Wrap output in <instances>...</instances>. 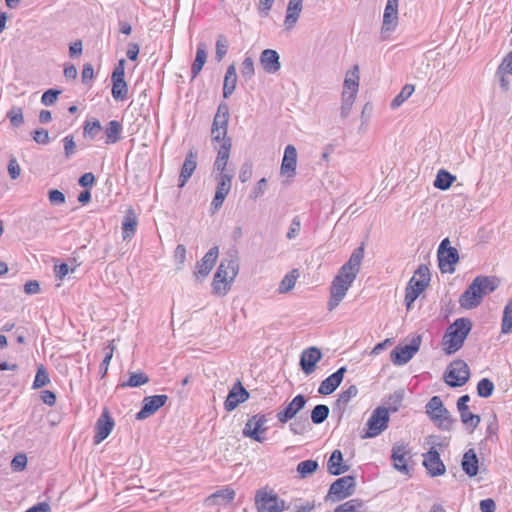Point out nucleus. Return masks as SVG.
<instances>
[{"mask_svg": "<svg viewBox=\"0 0 512 512\" xmlns=\"http://www.w3.org/2000/svg\"><path fill=\"white\" fill-rule=\"evenodd\" d=\"M233 175L228 173H219L214 198L211 202L212 212H216L221 208L225 198L229 194L232 186Z\"/></svg>", "mask_w": 512, "mask_h": 512, "instance_id": "4468645a", "label": "nucleus"}, {"mask_svg": "<svg viewBox=\"0 0 512 512\" xmlns=\"http://www.w3.org/2000/svg\"><path fill=\"white\" fill-rule=\"evenodd\" d=\"M455 180L456 177L454 175L442 169L436 175V179L434 180V186L440 190H447L451 187Z\"/></svg>", "mask_w": 512, "mask_h": 512, "instance_id": "a19ab883", "label": "nucleus"}, {"mask_svg": "<svg viewBox=\"0 0 512 512\" xmlns=\"http://www.w3.org/2000/svg\"><path fill=\"white\" fill-rule=\"evenodd\" d=\"M364 502L361 499H351L339 506H337L334 512H357L362 509Z\"/></svg>", "mask_w": 512, "mask_h": 512, "instance_id": "603ef678", "label": "nucleus"}, {"mask_svg": "<svg viewBox=\"0 0 512 512\" xmlns=\"http://www.w3.org/2000/svg\"><path fill=\"white\" fill-rule=\"evenodd\" d=\"M235 498V491L226 487L220 489L207 498L209 504L223 505L231 502Z\"/></svg>", "mask_w": 512, "mask_h": 512, "instance_id": "c9c22d12", "label": "nucleus"}, {"mask_svg": "<svg viewBox=\"0 0 512 512\" xmlns=\"http://www.w3.org/2000/svg\"><path fill=\"white\" fill-rule=\"evenodd\" d=\"M448 238L442 240L438 247L439 268L442 272H454L453 265L459 261V254L456 248L450 247Z\"/></svg>", "mask_w": 512, "mask_h": 512, "instance_id": "9d476101", "label": "nucleus"}, {"mask_svg": "<svg viewBox=\"0 0 512 512\" xmlns=\"http://www.w3.org/2000/svg\"><path fill=\"white\" fill-rule=\"evenodd\" d=\"M322 359V352L317 347L304 349L300 355L299 365L301 370L310 375L316 370L317 363Z\"/></svg>", "mask_w": 512, "mask_h": 512, "instance_id": "dca6fc26", "label": "nucleus"}, {"mask_svg": "<svg viewBox=\"0 0 512 512\" xmlns=\"http://www.w3.org/2000/svg\"><path fill=\"white\" fill-rule=\"evenodd\" d=\"M423 458V465L432 477L440 476L445 473V465L434 447L423 454Z\"/></svg>", "mask_w": 512, "mask_h": 512, "instance_id": "a211bd4d", "label": "nucleus"}, {"mask_svg": "<svg viewBox=\"0 0 512 512\" xmlns=\"http://www.w3.org/2000/svg\"><path fill=\"white\" fill-rule=\"evenodd\" d=\"M426 413L431 420L437 423L438 427L442 430L449 431L452 428L455 420L450 415L449 411L444 407L443 402L439 396H433L426 404Z\"/></svg>", "mask_w": 512, "mask_h": 512, "instance_id": "20e7f679", "label": "nucleus"}, {"mask_svg": "<svg viewBox=\"0 0 512 512\" xmlns=\"http://www.w3.org/2000/svg\"><path fill=\"white\" fill-rule=\"evenodd\" d=\"M443 378L445 383L450 387H461L465 385L470 378L469 366L464 360H454L447 367Z\"/></svg>", "mask_w": 512, "mask_h": 512, "instance_id": "423d86ee", "label": "nucleus"}, {"mask_svg": "<svg viewBox=\"0 0 512 512\" xmlns=\"http://www.w3.org/2000/svg\"><path fill=\"white\" fill-rule=\"evenodd\" d=\"M364 258V244H361L350 255L349 260L340 268V272L356 279L360 271L361 263Z\"/></svg>", "mask_w": 512, "mask_h": 512, "instance_id": "412c9836", "label": "nucleus"}, {"mask_svg": "<svg viewBox=\"0 0 512 512\" xmlns=\"http://www.w3.org/2000/svg\"><path fill=\"white\" fill-rule=\"evenodd\" d=\"M421 336L417 335L412 338L410 344L405 346H397L391 351V361L395 365H404L408 363L413 356L419 351L421 345Z\"/></svg>", "mask_w": 512, "mask_h": 512, "instance_id": "9b49d317", "label": "nucleus"}, {"mask_svg": "<svg viewBox=\"0 0 512 512\" xmlns=\"http://www.w3.org/2000/svg\"><path fill=\"white\" fill-rule=\"evenodd\" d=\"M330 409L325 404L316 405L311 411V421L313 424H322L329 416Z\"/></svg>", "mask_w": 512, "mask_h": 512, "instance_id": "c03bdc74", "label": "nucleus"}, {"mask_svg": "<svg viewBox=\"0 0 512 512\" xmlns=\"http://www.w3.org/2000/svg\"><path fill=\"white\" fill-rule=\"evenodd\" d=\"M474 281L482 297L493 292L499 286V279L496 277L477 276Z\"/></svg>", "mask_w": 512, "mask_h": 512, "instance_id": "f704fd0d", "label": "nucleus"}, {"mask_svg": "<svg viewBox=\"0 0 512 512\" xmlns=\"http://www.w3.org/2000/svg\"><path fill=\"white\" fill-rule=\"evenodd\" d=\"M307 400L305 396L299 394L285 407L284 410L277 413L276 417L280 423H287L296 418L297 413L302 410Z\"/></svg>", "mask_w": 512, "mask_h": 512, "instance_id": "6ab92c4d", "label": "nucleus"}, {"mask_svg": "<svg viewBox=\"0 0 512 512\" xmlns=\"http://www.w3.org/2000/svg\"><path fill=\"white\" fill-rule=\"evenodd\" d=\"M426 289L422 283L416 280V278H411L408 282V285L405 289V303L407 309H411L415 300L419 297V295Z\"/></svg>", "mask_w": 512, "mask_h": 512, "instance_id": "7c9ffc66", "label": "nucleus"}, {"mask_svg": "<svg viewBox=\"0 0 512 512\" xmlns=\"http://www.w3.org/2000/svg\"><path fill=\"white\" fill-rule=\"evenodd\" d=\"M494 384L488 378L481 379L477 384V394L482 398H488L493 394Z\"/></svg>", "mask_w": 512, "mask_h": 512, "instance_id": "864d4df0", "label": "nucleus"}, {"mask_svg": "<svg viewBox=\"0 0 512 512\" xmlns=\"http://www.w3.org/2000/svg\"><path fill=\"white\" fill-rule=\"evenodd\" d=\"M33 140L38 143V144H42V145H45V144H48L49 143V133L46 129L44 128H41V129H37L33 132Z\"/></svg>", "mask_w": 512, "mask_h": 512, "instance_id": "774afa93", "label": "nucleus"}, {"mask_svg": "<svg viewBox=\"0 0 512 512\" xmlns=\"http://www.w3.org/2000/svg\"><path fill=\"white\" fill-rule=\"evenodd\" d=\"M228 40L224 35H219L216 41V53L215 57L217 61H221L228 51Z\"/></svg>", "mask_w": 512, "mask_h": 512, "instance_id": "13d9d810", "label": "nucleus"}, {"mask_svg": "<svg viewBox=\"0 0 512 512\" xmlns=\"http://www.w3.org/2000/svg\"><path fill=\"white\" fill-rule=\"evenodd\" d=\"M112 97L116 101H124L128 96V85L124 78H111Z\"/></svg>", "mask_w": 512, "mask_h": 512, "instance_id": "58836bf2", "label": "nucleus"}, {"mask_svg": "<svg viewBox=\"0 0 512 512\" xmlns=\"http://www.w3.org/2000/svg\"><path fill=\"white\" fill-rule=\"evenodd\" d=\"M393 467L404 475H410L408 461L411 459V451L408 444L396 442L391 451Z\"/></svg>", "mask_w": 512, "mask_h": 512, "instance_id": "f8f14e48", "label": "nucleus"}, {"mask_svg": "<svg viewBox=\"0 0 512 512\" xmlns=\"http://www.w3.org/2000/svg\"><path fill=\"white\" fill-rule=\"evenodd\" d=\"M260 64L269 74L277 73L281 69L279 53L273 49H265L260 54Z\"/></svg>", "mask_w": 512, "mask_h": 512, "instance_id": "bb28decb", "label": "nucleus"}, {"mask_svg": "<svg viewBox=\"0 0 512 512\" xmlns=\"http://www.w3.org/2000/svg\"><path fill=\"white\" fill-rule=\"evenodd\" d=\"M354 280L353 277L340 271L338 272L330 287V299L327 304L329 311L334 310L340 304Z\"/></svg>", "mask_w": 512, "mask_h": 512, "instance_id": "39448f33", "label": "nucleus"}, {"mask_svg": "<svg viewBox=\"0 0 512 512\" xmlns=\"http://www.w3.org/2000/svg\"><path fill=\"white\" fill-rule=\"evenodd\" d=\"M122 124L117 120H111L105 128V143L115 144L121 140Z\"/></svg>", "mask_w": 512, "mask_h": 512, "instance_id": "e433bc0d", "label": "nucleus"}, {"mask_svg": "<svg viewBox=\"0 0 512 512\" xmlns=\"http://www.w3.org/2000/svg\"><path fill=\"white\" fill-rule=\"evenodd\" d=\"M346 371V367L343 366L325 378L318 388V393L321 395H329L333 393L342 383Z\"/></svg>", "mask_w": 512, "mask_h": 512, "instance_id": "a878e982", "label": "nucleus"}, {"mask_svg": "<svg viewBox=\"0 0 512 512\" xmlns=\"http://www.w3.org/2000/svg\"><path fill=\"white\" fill-rule=\"evenodd\" d=\"M102 130L101 123L98 119L87 120L84 123L83 134L84 137L94 139Z\"/></svg>", "mask_w": 512, "mask_h": 512, "instance_id": "de8ad7c7", "label": "nucleus"}, {"mask_svg": "<svg viewBox=\"0 0 512 512\" xmlns=\"http://www.w3.org/2000/svg\"><path fill=\"white\" fill-rule=\"evenodd\" d=\"M49 382H50L49 375H48L45 367L43 365H41L37 369L35 379L33 382V388L34 389L42 388V387L46 386Z\"/></svg>", "mask_w": 512, "mask_h": 512, "instance_id": "6e6d98bb", "label": "nucleus"}, {"mask_svg": "<svg viewBox=\"0 0 512 512\" xmlns=\"http://www.w3.org/2000/svg\"><path fill=\"white\" fill-rule=\"evenodd\" d=\"M318 462L315 460H305L297 465V472L301 478H307L315 473L318 469Z\"/></svg>", "mask_w": 512, "mask_h": 512, "instance_id": "a18cd8bd", "label": "nucleus"}, {"mask_svg": "<svg viewBox=\"0 0 512 512\" xmlns=\"http://www.w3.org/2000/svg\"><path fill=\"white\" fill-rule=\"evenodd\" d=\"M349 470L348 465L343 464V454L340 450L336 449L330 455L327 462V471L331 475H340Z\"/></svg>", "mask_w": 512, "mask_h": 512, "instance_id": "c756f323", "label": "nucleus"}, {"mask_svg": "<svg viewBox=\"0 0 512 512\" xmlns=\"http://www.w3.org/2000/svg\"><path fill=\"white\" fill-rule=\"evenodd\" d=\"M472 329V322L469 318L456 319L446 330L442 339V349L447 355L460 350Z\"/></svg>", "mask_w": 512, "mask_h": 512, "instance_id": "f03ea898", "label": "nucleus"}, {"mask_svg": "<svg viewBox=\"0 0 512 512\" xmlns=\"http://www.w3.org/2000/svg\"><path fill=\"white\" fill-rule=\"evenodd\" d=\"M267 421L266 416L263 414H256L252 416L245 424L243 435L262 443L265 440V437L261 436V433L267 431Z\"/></svg>", "mask_w": 512, "mask_h": 512, "instance_id": "ddd939ff", "label": "nucleus"}, {"mask_svg": "<svg viewBox=\"0 0 512 512\" xmlns=\"http://www.w3.org/2000/svg\"><path fill=\"white\" fill-rule=\"evenodd\" d=\"M398 1L399 0H387L383 15L382 32H391L397 27Z\"/></svg>", "mask_w": 512, "mask_h": 512, "instance_id": "5701e85b", "label": "nucleus"}, {"mask_svg": "<svg viewBox=\"0 0 512 512\" xmlns=\"http://www.w3.org/2000/svg\"><path fill=\"white\" fill-rule=\"evenodd\" d=\"M501 332L503 334L512 333V299H510L504 307Z\"/></svg>", "mask_w": 512, "mask_h": 512, "instance_id": "37998d69", "label": "nucleus"}, {"mask_svg": "<svg viewBox=\"0 0 512 512\" xmlns=\"http://www.w3.org/2000/svg\"><path fill=\"white\" fill-rule=\"evenodd\" d=\"M137 225V216L134 210L129 208L122 221V235L124 240L130 239L134 236Z\"/></svg>", "mask_w": 512, "mask_h": 512, "instance_id": "473e14b6", "label": "nucleus"}, {"mask_svg": "<svg viewBox=\"0 0 512 512\" xmlns=\"http://www.w3.org/2000/svg\"><path fill=\"white\" fill-rule=\"evenodd\" d=\"M149 381V377L142 373H131L128 381L126 383H123L122 386H128V387H139L143 384H146Z\"/></svg>", "mask_w": 512, "mask_h": 512, "instance_id": "4d7b16f0", "label": "nucleus"}, {"mask_svg": "<svg viewBox=\"0 0 512 512\" xmlns=\"http://www.w3.org/2000/svg\"><path fill=\"white\" fill-rule=\"evenodd\" d=\"M461 466L463 471L470 477L478 474L479 460L474 449H469L464 453Z\"/></svg>", "mask_w": 512, "mask_h": 512, "instance_id": "c85d7f7f", "label": "nucleus"}, {"mask_svg": "<svg viewBox=\"0 0 512 512\" xmlns=\"http://www.w3.org/2000/svg\"><path fill=\"white\" fill-rule=\"evenodd\" d=\"M197 167V152L190 150L186 155L179 175V187L185 186Z\"/></svg>", "mask_w": 512, "mask_h": 512, "instance_id": "cd10ccee", "label": "nucleus"}, {"mask_svg": "<svg viewBox=\"0 0 512 512\" xmlns=\"http://www.w3.org/2000/svg\"><path fill=\"white\" fill-rule=\"evenodd\" d=\"M207 46L205 43H199L197 46L196 57L191 67L192 78H195L202 70L207 60Z\"/></svg>", "mask_w": 512, "mask_h": 512, "instance_id": "4c0bfd02", "label": "nucleus"}, {"mask_svg": "<svg viewBox=\"0 0 512 512\" xmlns=\"http://www.w3.org/2000/svg\"><path fill=\"white\" fill-rule=\"evenodd\" d=\"M248 398V391L242 386L241 382L238 381L229 391L228 396L224 402V407L226 411L231 412L236 409L239 404L245 402Z\"/></svg>", "mask_w": 512, "mask_h": 512, "instance_id": "aec40b11", "label": "nucleus"}, {"mask_svg": "<svg viewBox=\"0 0 512 512\" xmlns=\"http://www.w3.org/2000/svg\"><path fill=\"white\" fill-rule=\"evenodd\" d=\"M240 72H241L242 77H244L246 80H249L253 77V75L255 73V68H254L253 59L251 57H246L243 60V62L241 64Z\"/></svg>", "mask_w": 512, "mask_h": 512, "instance_id": "680f3d73", "label": "nucleus"}, {"mask_svg": "<svg viewBox=\"0 0 512 512\" xmlns=\"http://www.w3.org/2000/svg\"><path fill=\"white\" fill-rule=\"evenodd\" d=\"M458 411L460 414V419L464 425L470 427L472 431L478 427L481 421L479 415L471 413L469 411V407L466 409H460Z\"/></svg>", "mask_w": 512, "mask_h": 512, "instance_id": "79ce46f5", "label": "nucleus"}, {"mask_svg": "<svg viewBox=\"0 0 512 512\" xmlns=\"http://www.w3.org/2000/svg\"><path fill=\"white\" fill-rule=\"evenodd\" d=\"M497 73L510 74L512 76V51L504 57L497 69Z\"/></svg>", "mask_w": 512, "mask_h": 512, "instance_id": "338daca9", "label": "nucleus"}, {"mask_svg": "<svg viewBox=\"0 0 512 512\" xmlns=\"http://www.w3.org/2000/svg\"><path fill=\"white\" fill-rule=\"evenodd\" d=\"M237 84V73L235 64L228 66L223 83V97L229 98L235 91Z\"/></svg>", "mask_w": 512, "mask_h": 512, "instance_id": "72a5a7b5", "label": "nucleus"}, {"mask_svg": "<svg viewBox=\"0 0 512 512\" xmlns=\"http://www.w3.org/2000/svg\"><path fill=\"white\" fill-rule=\"evenodd\" d=\"M297 167V150L295 146L289 144L285 147L284 155L281 163V174L291 178L296 175Z\"/></svg>", "mask_w": 512, "mask_h": 512, "instance_id": "4be33fe9", "label": "nucleus"}, {"mask_svg": "<svg viewBox=\"0 0 512 512\" xmlns=\"http://www.w3.org/2000/svg\"><path fill=\"white\" fill-rule=\"evenodd\" d=\"M255 505L258 512H283L285 509L284 500L280 499L277 494L264 490L256 492Z\"/></svg>", "mask_w": 512, "mask_h": 512, "instance_id": "6e6552de", "label": "nucleus"}, {"mask_svg": "<svg viewBox=\"0 0 512 512\" xmlns=\"http://www.w3.org/2000/svg\"><path fill=\"white\" fill-rule=\"evenodd\" d=\"M219 250L217 246L209 249V251L203 256L201 261L197 262L194 276L199 279H203L209 275L212 268L214 267L218 258Z\"/></svg>", "mask_w": 512, "mask_h": 512, "instance_id": "f3484780", "label": "nucleus"}, {"mask_svg": "<svg viewBox=\"0 0 512 512\" xmlns=\"http://www.w3.org/2000/svg\"><path fill=\"white\" fill-rule=\"evenodd\" d=\"M168 400V396L161 395H153L146 396L143 399V406L141 410L136 414L137 420H144L154 413H156L161 407L165 405Z\"/></svg>", "mask_w": 512, "mask_h": 512, "instance_id": "2eb2a0df", "label": "nucleus"}, {"mask_svg": "<svg viewBox=\"0 0 512 512\" xmlns=\"http://www.w3.org/2000/svg\"><path fill=\"white\" fill-rule=\"evenodd\" d=\"M302 1L303 0H289L284 21L286 29H292L297 23L302 11Z\"/></svg>", "mask_w": 512, "mask_h": 512, "instance_id": "2f4dec72", "label": "nucleus"}, {"mask_svg": "<svg viewBox=\"0 0 512 512\" xmlns=\"http://www.w3.org/2000/svg\"><path fill=\"white\" fill-rule=\"evenodd\" d=\"M355 99H356V96L353 95V92L343 91L341 111H340V115L343 119H345L349 116Z\"/></svg>", "mask_w": 512, "mask_h": 512, "instance_id": "8fccbe9b", "label": "nucleus"}, {"mask_svg": "<svg viewBox=\"0 0 512 512\" xmlns=\"http://www.w3.org/2000/svg\"><path fill=\"white\" fill-rule=\"evenodd\" d=\"M482 299L483 297L480 294V290L473 280L460 296L459 303L462 308L473 309L480 305Z\"/></svg>", "mask_w": 512, "mask_h": 512, "instance_id": "393cba45", "label": "nucleus"}, {"mask_svg": "<svg viewBox=\"0 0 512 512\" xmlns=\"http://www.w3.org/2000/svg\"><path fill=\"white\" fill-rule=\"evenodd\" d=\"M7 117L14 127H19L24 123L23 111L20 107H12L7 113Z\"/></svg>", "mask_w": 512, "mask_h": 512, "instance_id": "052dcab7", "label": "nucleus"}, {"mask_svg": "<svg viewBox=\"0 0 512 512\" xmlns=\"http://www.w3.org/2000/svg\"><path fill=\"white\" fill-rule=\"evenodd\" d=\"M358 394V388L356 385H351L344 391H342L338 399L336 400V407L345 408L349 401Z\"/></svg>", "mask_w": 512, "mask_h": 512, "instance_id": "49530a36", "label": "nucleus"}, {"mask_svg": "<svg viewBox=\"0 0 512 512\" xmlns=\"http://www.w3.org/2000/svg\"><path fill=\"white\" fill-rule=\"evenodd\" d=\"M298 277L297 270H292L290 273L284 276L278 287L279 293H287L292 290L295 286Z\"/></svg>", "mask_w": 512, "mask_h": 512, "instance_id": "09e8293b", "label": "nucleus"}, {"mask_svg": "<svg viewBox=\"0 0 512 512\" xmlns=\"http://www.w3.org/2000/svg\"><path fill=\"white\" fill-rule=\"evenodd\" d=\"M389 423L388 409L380 406L377 407L367 421V431L362 435V439L373 438L381 434L387 429Z\"/></svg>", "mask_w": 512, "mask_h": 512, "instance_id": "0eeeda50", "label": "nucleus"}, {"mask_svg": "<svg viewBox=\"0 0 512 512\" xmlns=\"http://www.w3.org/2000/svg\"><path fill=\"white\" fill-rule=\"evenodd\" d=\"M310 423L307 417L294 418V421L290 423V431L295 435H303L309 428Z\"/></svg>", "mask_w": 512, "mask_h": 512, "instance_id": "3c124183", "label": "nucleus"}, {"mask_svg": "<svg viewBox=\"0 0 512 512\" xmlns=\"http://www.w3.org/2000/svg\"><path fill=\"white\" fill-rule=\"evenodd\" d=\"M114 420L105 409L96 422V433L94 436V443L99 444L106 439L114 427Z\"/></svg>", "mask_w": 512, "mask_h": 512, "instance_id": "b1692460", "label": "nucleus"}, {"mask_svg": "<svg viewBox=\"0 0 512 512\" xmlns=\"http://www.w3.org/2000/svg\"><path fill=\"white\" fill-rule=\"evenodd\" d=\"M359 87V67L355 65L352 70H350L345 77L344 80V90L347 92H353V95L356 96Z\"/></svg>", "mask_w": 512, "mask_h": 512, "instance_id": "ea45409f", "label": "nucleus"}, {"mask_svg": "<svg viewBox=\"0 0 512 512\" xmlns=\"http://www.w3.org/2000/svg\"><path fill=\"white\" fill-rule=\"evenodd\" d=\"M415 88L411 84H406L400 93L392 100L391 107L397 108L399 107L406 99H408L412 93L414 92Z\"/></svg>", "mask_w": 512, "mask_h": 512, "instance_id": "5fc2aeb1", "label": "nucleus"}, {"mask_svg": "<svg viewBox=\"0 0 512 512\" xmlns=\"http://www.w3.org/2000/svg\"><path fill=\"white\" fill-rule=\"evenodd\" d=\"M356 487V480L354 476L347 475L335 480L328 492V496L333 501H341L354 494Z\"/></svg>", "mask_w": 512, "mask_h": 512, "instance_id": "1a4fd4ad", "label": "nucleus"}, {"mask_svg": "<svg viewBox=\"0 0 512 512\" xmlns=\"http://www.w3.org/2000/svg\"><path fill=\"white\" fill-rule=\"evenodd\" d=\"M228 120L229 107L226 103H221L218 106L211 128L212 141L220 143V146L217 149V157L213 165L214 170L218 171L219 173H226L225 169L230 157V150L232 147V139L227 137Z\"/></svg>", "mask_w": 512, "mask_h": 512, "instance_id": "f257e3e1", "label": "nucleus"}, {"mask_svg": "<svg viewBox=\"0 0 512 512\" xmlns=\"http://www.w3.org/2000/svg\"><path fill=\"white\" fill-rule=\"evenodd\" d=\"M174 260L177 265V269H183L186 261V247L183 244H178L176 246L174 251Z\"/></svg>", "mask_w": 512, "mask_h": 512, "instance_id": "e2e57ef3", "label": "nucleus"}, {"mask_svg": "<svg viewBox=\"0 0 512 512\" xmlns=\"http://www.w3.org/2000/svg\"><path fill=\"white\" fill-rule=\"evenodd\" d=\"M60 93L61 91L55 89H49L45 91L41 97V103L45 106L53 105L56 102L58 95Z\"/></svg>", "mask_w": 512, "mask_h": 512, "instance_id": "0e129e2a", "label": "nucleus"}, {"mask_svg": "<svg viewBox=\"0 0 512 512\" xmlns=\"http://www.w3.org/2000/svg\"><path fill=\"white\" fill-rule=\"evenodd\" d=\"M413 278H416L417 281L427 287L431 279L429 268L421 264L414 272Z\"/></svg>", "mask_w": 512, "mask_h": 512, "instance_id": "bf43d9fd", "label": "nucleus"}, {"mask_svg": "<svg viewBox=\"0 0 512 512\" xmlns=\"http://www.w3.org/2000/svg\"><path fill=\"white\" fill-rule=\"evenodd\" d=\"M64 154L66 158H70L76 152V143L72 135L65 136L63 139Z\"/></svg>", "mask_w": 512, "mask_h": 512, "instance_id": "69168bd1", "label": "nucleus"}, {"mask_svg": "<svg viewBox=\"0 0 512 512\" xmlns=\"http://www.w3.org/2000/svg\"><path fill=\"white\" fill-rule=\"evenodd\" d=\"M238 272L239 264L236 257L223 258L213 277V292L221 296L226 295Z\"/></svg>", "mask_w": 512, "mask_h": 512, "instance_id": "7ed1b4c3", "label": "nucleus"}]
</instances>
